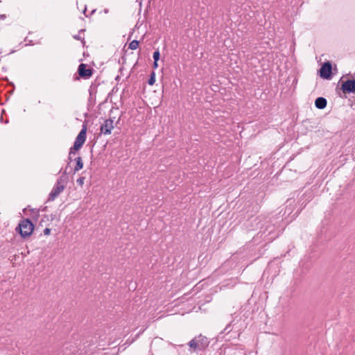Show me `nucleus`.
I'll list each match as a JSON object with an SVG mask.
<instances>
[{
    "mask_svg": "<svg viewBox=\"0 0 355 355\" xmlns=\"http://www.w3.org/2000/svg\"><path fill=\"white\" fill-rule=\"evenodd\" d=\"M159 57H160V53H159V50L155 51L153 53V59H154V60L158 61L159 59Z\"/></svg>",
    "mask_w": 355,
    "mask_h": 355,
    "instance_id": "14",
    "label": "nucleus"
},
{
    "mask_svg": "<svg viewBox=\"0 0 355 355\" xmlns=\"http://www.w3.org/2000/svg\"><path fill=\"white\" fill-rule=\"evenodd\" d=\"M331 64L329 62H324L320 69V76L325 79H330L331 77Z\"/></svg>",
    "mask_w": 355,
    "mask_h": 355,
    "instance_id": "5",
    "label": "nucleus"
},
{
    "mask_svg": "<svg viewBox=\"0 0 355 355\" xmlns=\"http://www.w3.org/2000/svg\"><path fill=\"white\" fill-rule=\"evenodd\" d=\"M50 233H51V229H49V228H45V229L44 230V235H49V234H50Z\"/></svg>",
    "mask_w": 355,
    "mask_h": 355,
    "instance_id": "16",
    "label": "nucleus"
},
{
    "mask_svg": "<svg viewBox=\"0 0 355 355\" xmlns=\"http://www.w3.org/2000/svg\"><path fill=\"white\" fill-rule=\"evenodd\" d=\"M34 230V225L29 219L22 220L18 227L16 228L17 231H19L20 235L25 238L29 236Z\"/></svg>",
    "mask_w": 355,
    "mask_h": 355,
    "instance_id": "3",
    "label": "nucleus"
},
{
    "mask_svg": "<svg viewBox=\"0 0 355 355\" xmlns=\"http://www.w3.org/2000/svg\"><path fill=\"white\" fill-rule=\"evenodd\" d=\"M192 351H201L205 349L209 345L208 339L202 335L193 338L189 343Z\"/></svg>",
    "mask_w": 355,
    "mask_h": 355,
    "instance_id": "2",
    "label": "nucleus"
},
{
    "mask_svg": "<svg viewBox=\"0 0 355 355\" xmlns=\"http://www.w3.org/2000/svg\"><path fill=\"white\" fill-rule=\"evenodd\" d=\"M85 178L84 177H80L77 180L76 182L78 184L80 187H83L85 182Z\"/></svg>",
    "mask_w": 355,
    "mask_h": 355,
    "instance_id": "15",
    "label": "nucleus"
},
{
    "mask_svg": "<svg viewBox=\"0 0 355 355\" xmlns=\"http://www.w3.org/2000/svg\"><path fill=\"white\" fill-rule=\"evenodd\" d=\"M155 82V74L153 72L150 75V77L148 80V84L153 85Z\"/></svg>",
    "mask_w": 355,
    "mask_h": 355,
    "instance_id": "13",
    "label": "nucleus"
},
{
    "mask_svg": "<svg viewBox=\"0 0 355 355\" xmlns=\"http://www.w3.org/2000/svg\"><path fill=\"white\" fill-rule=\"evenodd\" d=\"M139 41L134 40L129 44V49L132 50H135L139 47Z\"/></svg>",
    "mask_w": 355,
    "mask_h": 355,
    "instance_id": "11",
    "label": "nucleus"
},
{
    "mask_svg": "<svg viewBox=\"0 0 355 355\" xmlns=\"http://www.w3.org/2000/svg\"><path fill=\"white\" fill-rule=\"evenodd\" d=\"M341 89L344 93L355 92V80H347L343 82Z\"/></svg>",
    "mask_w": 355,
    "mask_h": 355,
    "instance_id": "6",
    "label": "nucleus"
},
{
    "mask_svg": "<svg viewBox=\"0 0 355 355\" xmlns=\"http://www.w3.org/2000/svg\"><path fill=\"white\" fill-rule=\"evenodd\" d=\"M65 180L62 177L58 179L55 184L51 190L48 200L53 201L65 189Z\"/></svg>",
    "mask_w": 355,
    "mask_h": 355,
    "instance_id": "4",
    "label": "nucleus"
},
{
    "mask_svg": "<svg viewBox=\"0 0 355 355\" xmlns=\"http://www.w3.org/2000/svg\"><path fill=\"white\" fill-rule=\"evenodd\" d=\"M86 137L87 127L86 125H83V128L76 138L73 147L70 148L69 157L70 160L71 159L72 155H75V151L78 150L83 146L84 143L85 142Z\"/></svg>",
    "mask_w": 355,
    "mask_h": 355,
    "instance_id": "1",
    "label": "nucleus"
},
{
    "mask_svg": "<svg viewBox=\"0 0 355 355\" xmlns=\"http://www.w3.org/2000/svg\"><path fill=\"white\" fill-rule=\"evenodd\" d=\"M114 121L113 120L109 119H106L103 124L101 127V132L104 135H110L111 134L112 130L114 128Z\"/></svg>",
    "mask_w": 355,
    "mask_h": 355,
    "instance_id": "7",
    "label": "nucleus"
},
{
    "mask_svg": "<svg viewBox=\"0 0 355 355\" xmlns=\"http://www.w3.org/2000/svg\"><path fill=\"white\" fill-rule=\"evenodd\" d=\"M83 30H81L79 33L78 35H75L73 36V37L75 39V40H80L82 42V43L84 44H85V40H84V38H83L80 35V33L83 32Z\"/></svg>",
    "mask_w": 355,
    "mask_h": 355,
    "instance_id": "12",
    "label": "nucleus"
},
{
    "mask_svg": "<svg viewBox=\"0 0 355 355\" xmlns=\"http://www.w3.org/2000/svg\"><path fill=\"white\" fill-rule=\"evenodd\" d=\"M6 18V15H3H3H0V19L1 20L5 19Z\"/></svg>",
    "mask_w": 355,
    "mask_h": 355,
    "instance_id": "17",
    "label": "nucleus"
},
{
    "mask_svg": "<svg viewBox=\"0 0 355 355\" xmlns=\"http://www.w3.org/2000/svg\"><path fill=\"white\" fill-rule=\"evenodd\" d=\"M327 100L323 97H318L315 101V105L318 109H324L327 106Z\"/></svg>",
    "mask_w": 355,
    "mask_h": 355,
    "instance_id": "9",
    "label": "nucleus"
},
{
    "mask_svg": "<svg viewBox=\"0 0 355 355\" xmlns=\"http://www.w3.org/2000/svg\"><path fill=\"white\" fill-rule=\"evenodd\" d=\"M75 160L76 162V166L74 168V171L76 172L83 168V163L80 157H76Z\"/></svg>",
    "mask_w": 355,
    "mask_h": 355,
    "instance_id": "10",
    "label": "nucleus"
},
{
    "mask_svg": "<svg viewBox=\"0 0 355 355\" xmlns=\"http://www.w3.org/2000/svg\"><path fill=\"white\" fill-rule=\"evenodd\" d=\"M78 71L79 76L83 78H88L92 75V70L87 69V65L83 63L78 66Z\"/></svg>",
    "mask_w": 355,
    "mask_h": 355,
    "instance_id": "8",
    "label": "nucleus"
},
{
    "mask_svg": "<svg viewBox=\"0 0 355 355\" xmlns=\"http://www.w3.org/2000/svg\"><path fill=\"white\" fill-rule=\"evenodd\" d=\"M158 67L157 61L154 60L153 67L157 68Z\"/></svg>",
    "mask_w": 355,
    "mask_h": 355,
    "instance_id": "18",
    "label": "nucleus"
}]
</instances>
